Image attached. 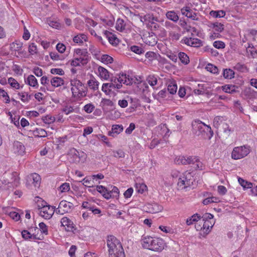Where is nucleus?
Returning a JSON list of instances; mask_svg holds the SVG:
<instances>
[{
  "mask_svg": "<svg viewBox=\"0 0 257 257\" xmlns=\"http://www.w3.org/2000/svg\"><path fill=\"white\" fill-rule=\"evenodd\" d=\"M141 241L142 245L145 248L155 251H161L164 248L165 242L160 238L144 236Z\"/></svg>",
  "mask_w": 257,
  "mask_h": 257,
  "instance_id": "nucleus-1",
  "label": "nucleus"
},
{
  "mask_svg": "<svg viewBox=\"0 0 257 257\" xmlns=\"http://www.w3.org/2000/svg\"><path fill=\"white\" fill-rule=\"evenodd\" d=\"M13 146L14 151L15 154L22 155L24 153L25 148L22 143L19 141H15L14 143Z\"/></svg>",
  "mask_w": 257,
  "mask_h": 257,
  "instance_id": "nucleus-15",
  "label": "nucleus"
},
{
  "mask_svg": "<svg viewBox=\"0 0 257 257\" xmlns=\"http://www.w3.org/2000/svg\"><path fill=\"white\" fill-rule=\"evenodd\" d=\"M133 81L131 79H129V75L123 73H120L118 75V77L112 76L110 77V82L113 84L117 89L122 87V83L128 85L132 83Z\"/></svg>",
  "mask_w": 257,
  "mask_h": 257,
  "instance_id": "nucleus-6",
  "label": "nucleus"
},
{
  "mask_svg": "<svg viewBox=\"0 0 257 257\" xmlns=\"http://www.w3.org/2000/svg\"><path fill=\"white\" fill-rule=\"evenodd\" d=\"M194 181L193 176L191 172L186 171L179 177L177 183L180 189H184L193 185Z\"/></svg>",
  "mask_w": 257,
  "mask_h": 257,
  "instance_id": "nucleus-5",
  "label": "nucleus"
},
{
  "mask_svg": "<svg viewBox=\"0 0 257 257\" xmlns=\"http://www.w3.org/2000/svg\"><path fill=\"white\" fill-rule=\"evenodd\" d=\"M109 257H125L123 248L120 249H114L112 251H108Z\"/></svg>",
  "mask_w": 257,
  "mask_h": 257,
  "instance_id": "nucleus-24",
  "label": "nucleus"
},
{
  "mask_svg": "<svg viewBox=\"0 0 257 257\" xmlns=\"http://www.w3.org/2000/svg\"><path fill=\"white\" fill-rule=\"evenodd\" d=\"M59 190L61 192H65L70 190V185L69 183H64L62 184L59 187Z\"/></svg>",
  "mask_w": 257,
  "mask_h": 257,
  "instance_id": "nucleus-55",
  "label": "nucleus"
},
{
  "mask_svg": "<svg viewBox=\"0 0 257 257\" xmlns=\"http://www.w3.org/2000/svg\"><path fill=\"white\" fill-rule=\"evenodd\" d=\"M88 58L80 57L73 60L71 62V65L73 66H80V63H81L82 65H84L88 63Z\"/></svg>",
  "mask_w": 257,
  "mask_h": 257,
  "instance_id": "nucleus-21",
  "label": "nucleus"
},
{
  "mask_svg": "<svg viewBox=\"0 0 257 257\" xmlns=\"http://www.w3.org/2000/svg\"><path fill=\"white\" fill-rule=\"evenodd\" d=\"M61 225L65 227L67 231H73L74 224L73 222L66 217H64L61 220Z\"/></svg>",
  "mask_w": 257,
  "mask_h": 257,
  "instance_id": "nucleus-14",
  "label": "nucleus"
},
{
  "mask_svg": "<svg viewBox=\"0 0 257 257\" xmlns=\"http://www.w3.org/2000/svg\"><path fill=\"white\" fill-rule=\"evenodd\" d=\"M202 43L201 40L197 38H192L191 46L194 47H199Z\"/></svg>",
  "mask_w": 257,
  "mask_h": 257,
  "instance_id": "nucleus-60",
  "label": "nucleus"
},
{
  "mask_svg": "<svg viewBox=\"0 0 257 257\" xmlns=\"http://www.w3.org/2000/svg\"><path fill=\"white\" fill-rule=\"evenodd\" d=\"M39 226L41 233L45 235L48 234V226L44 222L40 223Z\"/></svg>",
  "mask_w": 257,
  "mask_h": 257,
  "instance_id": "nucleus-53",
  "label": "nucleus"
},
{
  "mask_svg": "<svg viewBox=\"0 0 257 257\" xmlns=\"http://www.w3.org/2000/svg\"><path fill=\"white\" fill-rule=\"evenodd\" d=\"M30 180H33V184L36 187H38L40 186L41 182V177L37 173L31 174L30 177Z\"/></svg>",
  "mask_w": 257,
  "mask_h": 257,
  "instance_id": "nucleus-28",
  "label": "nucleus"
},
{
  "mask_svg": "<svg viewBox=\"0 0 257 257\" xmlns=\"http://www.w3.org/2000/svg\"><path fill=\"white\" fill-rule=\"evenodd\" d=\"M181 13L183 15L185 16L187 18H190L193 20H198L197 14L193 11L190 7H186L181 9Z\"/></svg>",
  "mask_w": 257,
  "mask_h": 257,
  "instance_id": "nucleus-12",
  "label": "nucleus"
},
{
  "mask_svg": "<svg viewBox=\"0 0 257 257\" xmlns=\"http://www.w3.org/2000/svg\"><path fill=\"white\" fill-rule=\"evenodd\" d=\"M175 162L178 165H194L195 169L202 170V164L199 158L194 156H180L176 158Z\"/></svg>",
  "mask_w": 257,
  "mask_h": 257,
  "instance_id": "nucleus-2",
  "label": "nucleus"
},
{
  "mask_svg": "<svg viewBox=\"0 0 257 257\" xmlns=\"http://www.w3.org/2000/svg\"><path fill=\"white\" fill-rule=\"evenodd\" d=\"M238 88V87L235 85L232 84H227L222 86V89L226 93H233L237 91V89Z\"/></svg>",
  "mask_w": 257,
  "mask_h": 257,
  "instance_id": "nucleus-20",
  "label": "nucleus"
},
{
  "mask_svg": "<svg viewBox=\"0 0 257 257\" xmlns=\"http://www.w3.org/2000/svg\"><path fill=\"white\" fill-rule=\"evenodd\" d=\"M219 201V198L215 197H208L203 201L204 205H207L211 203L218 202Z\"/></svg>",
  "mask_w": 257,
  "mask_h": 257,
  "instance_id": "nucleus-47",
  "label": "nucleus"
},
{
  "mask_svg": "<svg viewBox=\"0 0 257 257\" xmlns=\"http://www.w3.org/2000/svg\"><path fill=\"white\" fill-rule=\"evenodd\" d=\"M33 73L38 77H41L43 75V70L38 67H35L33 69Z\"/></svg>",
  "mask_w": 257,
  "mask_h": 257,
  "instance_id": "nucleus-64",
  "label": "nucleus"
},
{
  "mask_svg": "<svg viewBox=\"0 0 257 257\" xmlns=\"http://www.w3.org/2000/svg\"><path fill=\"white\" fill-rule=\"evenodd\" d=\"M223 75L225 78L231 79L234 77V72L230 69H225L223 70Z\"/></svg>",
  "mask_w": 257,
  "mask_h": 257,
  "instance_id": "nucleus-41",
  "label": "nucleus"
},
{
  "mask_svg": "<svg viewBox=\"0 0 257 257\" xmlns=\"http://www.w3.org/2000/svg\"><path fill=\"white\" fill-rule=\"evenodd\" d=\"M182 63L186 65L189 63V57L184 52H180L178 54V57Z\"/></svg>",
  "mask_w": 257,
  "mask_h": 257,
  "instance_id": "nucleus-40",
  "label": "nucleus"
},
{
  "mask_svg": "<svg viewBox=\"0 0 257 257\" xmlns=\"http://www.w3.org/2000/svg\"><path fill=\"white\" fill-rule=\"evenodd\" d=\"M50 56L51 58L53 60H59L63 59L62 56L59 55L56 52H51L50 53Z\"/></svg>",
  "mask_w": 257,
  "mask_h": 257,
  "instance_id": "nucleus-58",
  "label": "nucleus"
},
{
  "mask_svg": "<svg viewBox=\"0 0 257 257\" xmlns=\"http://www.w3.org/2000/svg\"><path fill=\"white\" fill-rule=\"evenodd\" d=\"M201 216L198 213H195L191 217L187 218L186 223L187 225H191L194 222L198 221L201 219Z\"/></svg>",
  "mask_w": 257,
  "mask_h": 257,
  "instance_id": "nucleus-26",
  "label": "nucleus"
},
{
  "mask_svg": "<svg viewBox=\"0 0 257 257\" xmlns=\"http://www.w3.org/2000/svg\"><path fill=\"white\" fill-rule=\"evenodd\" d=\"M98 71L99 73V75L101 78L107 80L109 77L108 71L104 68L99 66L98 68Z\"/></svg>",
  "mask_w": 257,
  "mask_h": 257,
  "instance_id": "nucleus-30",
  "label": "nucleus"
},
{
  "mask_svg": "<svg viewBox=\"0 0 257 257\" xmlns=\"http://www.w3.org/2000/svg\"><path fill=\"white\" fill-rule=\"evenodd\" d=\"M226 13L224 11H211L210 15L214 18H223L225 16Z\"/></svg>",
  "mask_w": 257,
  "mask_h": 257,
  "instance_id": "nucleus-38",
  "label": "nucleus"
},
{
  "mask_svg": "<svg viewBox=\"0 0 257 257\" xmlns=\"http://www.w3.org/2000/svg\"><path fill=\"white\" fill-rule=\"evenodd\" d=\"M22 236L23 238L25 240H28L30 239H39L36 237V235L34 233L32 234L30 231L27 230H23L22 232Z\"/></svg>",
  "mask_w": 257,
  "mask_h": 257,
  "instance_id": "nucleus-25",
  "label": "nucleus"
},
{
  "mask_svg": "<svg viewBox=\"0 0 257 257\" xmlns=\"http://www.w3.org/2000/svg\"><path fill=\"white\" fill-rule=\"evenodd\" d=\"M96 190L102 194L103 197L106 199H109L111 198L110 192L106 188L102 185L96 186Z\"/></svg>",
  "mask_w": 257,
  "mask_h": 257,
  "instance_id": "nucleus-17",
  "label": "nucleus"
},
{
  "mask_svg": "<svg viewBox=\"0 0 257 257\" xmlns=\"http://www.w3.org/2000/svg\"><path fill=\"white\" fill-rule=\"evenodd\" d=\"M87 39V37L85 34H80L74 37L73 41L76 43L82 44L84 41L86 42Z\"/></svg>",
  "mask_w": 257,
  "mask_h": 257,
  "instance_id": "nucleus-32",
  "label": "nucleus"
},
{
  "mask_svg": "<svg viewBox=\"0 0 257 257\" xmlns=\"http://www.w3.org/2000/svg\"><path fill=\"white\" fill-rule=\"evenodd\" d=\"M8 83L13 88H15L17 89L20 88V84L17 82L16 80L12 77H10L8 78Z\"/></svg>",
  "mask_w": 257,
  "mask_h": 257,
  "instance_id": "nucleus-46",
  "label": "nucleus"
},
{
  "mask_svg": "<svg viewBox=\"0 0 257 257\" xmlns=\"http://www.w3.org/2000/svg\"><path fill=\"white\" fill-rule=\"evenodd\" d=\"M131 50L137 54H141L144 52L143 49L138 46H132L130 48Z\"/></svg>",
  "mask_w": 257,
  "mask_h": 257,
  "instance_id": "nucleus-54",
  "label": "nucleus"
},
{
  "mask_svg": "<svg viewBox=\"0 0 257 257\" xmlns=\"http://www.w3.org/2000/svg\"><path fill=\"white\" fill-rule=\"evenodd\" d=\"M238 181L239 184L244 188H251L253 186L252 183L248 182L241 178L239 177L238 178Z\"/></svg>",
  "mask_w": 257,
  "mask_h": 257,
  "instance_id": "nucleus-39",
  "label": "nucleus"
},
{
  "mask_svg": "<svg viewBox=\"0 0 257 257\" xmlns=\"http://www.w3.org/2000/svg\"><path fill=\"white\" fill-rule=\"evenodd\" d=\"M213 226V225L209 222L208 220H205L203 225V234H207L210 231V228Z\"/></svg>",
  "mask_w": 257,
  "mask_h": 257,
  "instance_id": "nucleus-42",
  "label": "nucleus"
},
{
  "mask_svg": "<svg viewBox=\"0 0 257 257\" xmlns=\"http://www.w3.org/2000/svg\"><path fill=\"white\" fill-rule=\"evenodd\" d=\"M123 127L122 125L115 124L112 126L111 131L108 132V135L113 137L122 132Z\"/></svg>",
  "mask_w": 257,
  "mask_h": 257,
  "instance_id": "nucleus-18",
  "label": "nucleus"
},
{
  "mask_svg": "<svg viewBox=\"0 0 257 257\" xmlns=\"http://www.w3.org/2000/svg\"><path fill=\"white\" fill-rule=\"evenodd\" d=\"M87 84L90 88L94 91L98 88L99 82L94 77L87 82Z\"/></svg>",
  "mask_w": 257,
  "mask_h": 257,
  "instance_id": "nucleus-33",
  "label": "nucleus"
},
{
  "mask_svg": "<svg viewBox=\"0 0 257 257\" xmlns=\"http://www.w3.org/2000/svg\"><path fill=\"white\" fill-rule=\"evenodd\" d=\"M73 204L71 202H68L65 200H62L59 203V208L61 209L63 212L66 213L71 211Z\"/></svg>",
  "mask_w": 257,
  "mask_h": 257,
  "instance_id": "nucleus-16",
  "label": "nucleus"
},
{
  "mask_svg": "<svg viewBox=\"0 0 257 257\" xmlns=\"http://www.w3.org/2000/svg\"><path fill=\"white\" fill-rule=\"evenodd\" d=\"M106 243L108 248V251H112L114 249L120 250V249L123 248L120 241L113 235L107 236Z\"/></svg>",
  "mask_w": 257,
  "mask_h": 257,
  "instance_id": "nucleus-9",
  "label": "nucleus"
},
{
  "mask_svg": "<svg viewBox=\"0 0 257 257\" xmlns=\"http://www.w3.org/2000/svg\"><path fill=\"white\" fill-rule=\"evenodd\" d=\"M141 21L147 24L152 29L156 30L159 27V25L156 23V22L158 21V18L153 15L147 14L145 15L142 18Z\"/></svg>",
  "mask_w": 257,
  "mask_h": 257,
  "instance_id": "nucleus-10",
  "label": "nucleus"
},
{
  "mask_svg": "<svg viewBox=\"0 0 257 257\" xmlns=\"http://www.w3.org/2000/svg\"><path fill=\"white\" fill-rule=\"evenodd\" d=\"M125 24L124 21L121 19H118L115 26V28L117 31L123 32L125 30Z\"/></svg>",
  "mask_w": 257,
  "mask_h": 257,
  "instance_id": "nucleus-37",
  "label": "nucleus"
},
{
  "mask_svg": "<svg viewBox=\"0 0 257 257\" xmlns=\"http://www.w3.org/2000/svg\"><path fill=\"white\" fill-rule=\"evenodd\" d=\"M177 90V86L176 84L171 82L168 84L167 91L171 94H174L176 93Z\"/></svg>",
  "mask_w": 257,
  "mask_h": 257,
  "instance_id": "nucleus-43",
  "label": "nucleus"
},
{
  "mask_svg": "<svg viewBox=\"0 0 257 257\" xmlns=\"http://www.w3.org/2000/svg\"><path fill=\"white\" fill-rule=\"evenodd\" d=\"M206 69L207 71L213 74H217L218 72V68L211 63H209L207 65Z\"/></svg>",
  "mask_w": 257,
  "mask_h": 257,
  "instance_id": "nucleus-45",
  "label": "nucleus"
},
{
  "mask_svg": "<svg viewBox=\"0 0 257 257\" xmlns=\"http://www.w3.org/2000/svg\"><path fill=\"white\" fill-rule=\"evenodd\" d=\"M101 61L103 63L106 64L111 63L113 62V58L106 54L103 55L101 57Z\"/></svg>",
  "mask_w": 257,
  "mask_h": 257,
  "instance_id": "nucleus-50",
  "label": "nucleus"
},
{
  "mask_svg": "<svg viewBox=\"0 0 257 257\" xmlns=\"http://www.w3.org/2000/svg\"><path fill=\"white\" fill-rule=\"evenodd\" d=\"M82 207L83 208H86L91 211L93 214H97L101 213V210L99 209L95 208L94 205H92L91 203L87 201H84L82 203Z\"/></svg>",
  "mask_w": 257,
  "mask_h": 257,
  "instance_id": "nucleus-19",
  "label": "nucleus"
},
{
  "mask_svg": "<svg viewBox=\"0 0 257 257\" xmlns=\"http://www.w3.org/2000/svg\"><path fill=\"white\" fill-rule=\"evenodd\" d=\"M166 17L168 20L172 21L174 23H177L179 19V17L177 13L174 11H168L166 13Z\"/></svg>",
  "mask_w": 257,
  "mask_h": 257,
  "instance_id": "nucleus-22",
  "label": "nucleus"
},
{
  "mask_svg": "<svg viewBox=\"0 0 257 257\" xmlns=\"http://www.w3.org/2000/svg\"><path fill=\"white\" fill-rule=\"evenodd\" d=\"M0 97L5 98V102L6 103H9L10 102L9 96L7 92L3 89H0Z\"/></svg>",
  "mask_w": 257,
  "mask_h": 257,
  "instance_id": "nucleus-48",
  "label": "nucleus"
},
{
  "mask_svg": "<svg viewBox=\"0 0 257 257\" xmlns=\"http://www.w3.org/2000/svg\"><path fill=\"white\" fill-rule=\"evenodd\" d=\"M94 109V106L91 103L87 104L84 107V110L88 113L92 112Z\"/></svg>",
  "mask_w": 257,
  "mask_h": 257,
  "instance_id": "nucleus-61",
  "label": "nucleus"
},
{
  "mask_svg": "<svg viewBox=\"0 0 257 257\" xmlns=\"http://www.w3.org/2000/svg\"><path fill=\"white\" fill-rule=\"evenodd\" d=\"M149 212L151 213H156L162 211L163 207L158 204H150L149 207Z\"/></svg>",
  "mask_w": 257,
  "mask_h": 257,
  "instance_id": "nucleus-27",
  "label": "nucleus"
},
{
  "mask_svg": "<svg viewBox=\"0 0 257 257\" xmlns=\"http://www.w3.org/2000/svg\"><path fill=\"white\" fill-rule=\"evenodd\" d=\"M37 46L35 43H32L29 45V52L31 54H34L37 53Z\"/></svg>",
  "mask_w": 257,
  "mask_h": 257,
  "instance_id": "nucleus-63",
  "label": "nucleus"
},
{
  "mask_svg": "<svg viewBox=\"0 0 257 257\" xmlns=\"http://www.w3.org/2000/svg\"><path fill=\"white\" fill-rule=\"evenodd\" d=\"M136 188L138 192L143 194L147 189V186L144 183H136Z\"/></svg>",
  "mask_w": 257,
  "mask_h": 257,
  "instance_id": "nucleus-44",
  "label": "nucleus"
},
{
  "mask_svg": "<svg viewBox=\"0 0 257 257\" xmlns=\"http://www.w3.org/2000/svg\"><path fill=\"white\" fill-rule=\"evenodd\" d=\"M104 36L108 40L109 43L113 45H117L119 43V40L116 37L108 31H105L103 32Z\"/></svg>",
  "mask_w": 257,
  "mask_h": 257,
  "instance_id": "nucleus-13",
  "label": "nucleus"
},
{
  "mask_svg": "<svg viewBox=\"0 0 257 257\" xmlns=\"http://www.w3.org/2000/svg\"><path fill=\"white\" fill-rule=\"evenodd\" d=\"M70 84L72 86L71 90L74 97H83L86 95L87 88L80 80L73 79L71 80Z\"/></svg>",
  "mask_w": 257,
  "mask_h": 257,
  "instance_id": "nucleus-3",
  "label": "nucleus"
},
{
  "mask_svg": "<svg viewBox=\"0 0 257 257\" xmlns=\"http://www.w3.org/2000/svg\"><path fill=\"white\" fill-rule=\"evenodd\" d=\"M23 47V43L20 41H15L10 44V50L12 51H18L20 53Z\"/></svg>",
  "mask_w": 257,
  "mask_h": 257,
  "instance_id": "nucleus-23",
  "label": "nucleus"
},
{
  "mask_svg": "<svg viewBox=\"0 0 257 257\" xmlns=\"http://www.w3.org/2000/svg\"><path fill=\"white\" fill-rule=\"evenodd\" d=\"M132 79L133 81H132V83L131 84H130L129 85H132L133 83H136V84L143 85L146 88H149L148 85L145 82H142L141 80H140V79H138L137 78H136V77L132 78L129 76V79Z\"/></svg>",
  "mask_w": 257,
  "mask_h": 257,
  "instance_id": "nucleus-51",
  "label": "nucleus"
},
{
  "mask_svg": "<svg viewBox=\"0 0 257 257\" xmlns=\"http://www.w3.org/2000/svg\"><path fill=\"white\" fill-rule=\"evenodd\" d=\"M113 89H114L116 88L111 82L103 83L102 86V90L106 94L108 93Z\"/></svg>",
  "mask_w": 257,
  "mask_h": 257,
  "instance_id": "nucleus-34",
  "label": "nucleus"
},
{
  "mask_svg": "<svg viewBox=\"0 0 257 257\" xmlns=\"http://www.w3.org/2000/svg\"><path fill=\"white\" fill-rule=\"evenodd\" d=\"M212 26L215 30L218 32H221L224 30V25L220 23H214L212 24Z\"/></svg>",
  "mask_w": 257,
  "mask_h": 257,
  "instance_id": "nucleus-49",
  "label": "nucleus"
},
{
  "mask_svg": "<svg viewBox=\"0 0 257 257\" xmlns=\"http://www.w3.org/2000/svg\"><path fill=\"white\" fill-rule=\"evenodd\" d=\"M28 84L31 86L37 87L38 83L37 79L33 75H30L27 78Z\"/></svg>",
  "mask_w": 257,
  "mask_h": 257,
  "instance_id": "nucleus-36",
  "label": "nucleus"
},
{
  "mask_svg": "<svg viewBox=\"0 0 257 257\" xmlns=\"http://www.w3.org/2000/svg\"><path fill=\"white\" fill-rule=\"evenodd\" d=\"M67 155L70 162L72 163H84L87 158V155L85 153L79 152L74 148L69 150Z\"/></svg>",
  "mask_w": 257,
  "mask_h": 257,
  "instance_id": "nucleus-4",
  "label": "nucleus"
},
{
  "mask_svg": "<svg viewBox=\"0 0 257 257\" xmlns=\"http://www.w3.org/2000/svg\"><path fill=\"white\" fill-rule=\"evenodd\" d=\"M250 153V147L247 145L235 147L231 153V157L238 160L246 156Z\"/></svg>",
  "mask_w": 257,
  "mask_h": 257,
  "instance_id": "nucleus-8",
  "label": "nucleus"
},
{
  "mask_svg": "<svg viewBox=\"0 0 257 257\" xmlns=\"http://www.w3.org/2000/svg\"><path fill=\"white\" fill-rule=\"evenodd\" d=\"M213 46L217 49H223L225 47V45L222 41H216L213 43Z\"/></svg>",
  "mask_w": 257,
  "mask_h": 257,
  "instance_id": "nucleus-59",
  "label": "nucleus"
},
{
  "mask_svg": "<svg viewBox=\"0 0 257 257\" xmlns=\"http://www.w3.org/2000/svg\"><path fill=\"white\" fill-rule=\"evenodd\" d=\"M51 83L53 86L58 87L64 84V80L60 77H54L51 79Z\"/></svg>",
  "mask_w": 257,
  "mask_h": 257,
  "instance_id": "nucleus-29",
  "label": "nucleus"
},
{
  "mask_svg": "<svg viewBox=\"0 0 257 257\" xmlns=\"http://www.w3.org/2000/svg\"><path fill=\"white\" fill-rule=\"evenodd\" d=\"M18 94L20 97L21 100L24 102H29L32 98V95L29 94L25 91L19 92Z\"/></svg>",
  "mask_w": 257,
  "mask_h": 257,
  "instance_id": "nucleus-31",
  "label": "nucleus"
},
{
  "mask_svg": "<svg viewBox=\"0 0 257 257\" xmlns=\"http://www.w3.org/2000/svg\"><path fill=\"white\" fill-rule=\"evenodd\" d=\"M55 207L49 205H43V207L39 208L40 215L46 219H49L53 215L55 211Z\"/></svg>",
  "mask_w": 257,
  "mask_h": 257,
  "instance_id": "nucleus-11",
  "label": "nucleus"
},
{
  "mask_svg": "<svg viewBox=\"0 0 257 257\" xmlns=\"http://www.w3.org/2000/svg\"><path fill=\"white\" fill-rule=\"evenodd\" d=\"M50 72L53 74H58L59 75H63L65 73L64 70L60 68H52L51 69Z\"/></svg>",
  "mask_w": 257,
  "mask_h": 257,
  "instance_id": "nucleus-57",
  "label": "nucleus"
},
{
  "mask_svg": "<svg viewBox=\"0 0 257 257\" xmlns=\"http://www.w3.org/2000/svg\"><path fill=\"white\" fill-rule=\"evenodd\" d=\"M101 20L104 24L109 27L113 26L114 22V19L112 15L106 16L104 18H101Z\"/></svg>",
  "mask_w": 257,
  "mask_h": 257,
  "instance_id": "nucleus-35",
  "label": "nucleus"
},
{
  "mask_svg": "<svg viewBox=\"0 0 257 257\" xmlns=\"http://www.w3.org/2000/svg\"><path fill=\"white\" fill-rule=\"evenodd\" d=\"M149 84L152 86H155L157 83V78L154 75H149L147 78Z\"/></svg>",
  "mask_w": 257,
  "mask_h": 257,
  "instance_id": "nucleus-52",
  "label": "nucleus"
},
{
  "mask_svg": "<svg viewBox=\"0 0 257 257\" xmlns=\"http://www.w3.org/2000/svg\"><path fill=\"white\" fill-rule=\"evenodd\" d=\"M62 111L64 112L66 114H68L71 112L74 111V109L73 106H66L62 109Z\"/></svg>",
  "mask_w": 257,
  "mask_h": 257,
  "instance_id": "nucleus-62",
  "label": "nucleus"
},
{
  "mask_svg": "<svg viewBox=\"0 0 257 257\" xmlns=\"http://www.w3.org/2000/svg\"><path fill=\"white\" fill-rule=\"evenodd\" d=\"M43 120L45 123L51 124L55 121V118L53 116L47 115L44 117Z\"/></svg>",
  "mask_w": 257,
  "mask_h": 257,
  "instance_id": "nucleus-56",
  "label": "nucleus"
},
{
  "mask_svg": "<svg viewBox=\"0 0 257 257\" xmlns=\"http://www.w3.org/2000/svg\"><path fill=\"white\" fill-rule=\"evenodd\" d=\"M193 133L197 136H204L205 133L210 132L211 127L200 120L195 121L192 123Z\"/></svg>",
  "mask_w": 257,
  "mask_h": 257,
  "instance_id": "nucleus-7",
  "label": "nucleus"
}]
</instances>
